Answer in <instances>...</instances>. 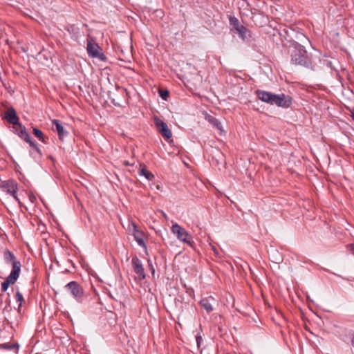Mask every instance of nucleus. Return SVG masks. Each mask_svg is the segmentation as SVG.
<instances>
[{
    "label": "nucleus",
    "mask_w": 354,
    "mask_h": 354,
    "mask_svg": "<svg viewBox=\"0 0 354 354\" xmlns=\"http://www.w3.org/2000/svg\"><path fill=\"white\" fill-rule=\"evenodd\" d=\"M19 269L15 268V270H12L10 274L6 278L5 281L1 283V291L6 292L10 284H14L19 278Z\"/></svg>",
    "instance_id": "nucleus-8"
},
{
    "label": "nucleus",
    "mask_w": 354,
    "mask_h": 354,
    "mask_svg": "<svg viewBox=\"0 0 354 354\" xmlns=\"http://www.w3.org/2000/svg\"><path fill=\"white\" fill-rule=\"evenodd\" d=\"M291 62L296 65H300L312 70L314 66L311 57L307 53V51L303 46L297 44L291 53Z\"/></svg>",
    "instance_id": "nucleus-2"
},
{
    "label": "nucleus",
    "mask_w": 354,
    "mask_h": 354,
    "mask_svg": "<svg viewBox=\"0 0 354 354\" xmlns=\"http://www.w3.org/2000/svg\"><path fill=\"white\" fill-rule=\"evenodd\" d=\"M133 227V235L135 238V240L138 243V244L140 246L145 245V243L143 241V233L140 231L137 226L135 224H132Z\"/></svg>",
    "instance_id": "nucleus-13"
},
{
    "label": "nucleus",
    "mask_w": 354,
    "mask_h": 354,
    "mask_svg": "<svg viewBox=\"0 0 354 354\" xmlns=\"http://www.w3.org/2000/svg\"><path fill=\"white\" fill-rule=\"evenodd\" d=\"M53 124L55 125V129L59 135V139L62 140L67 135V131L64 129V127L59 120H53Z\"/></svg>",
    "instance_id": "nucleus-14"
},
{
    "label": "nucleus",
    "mask_w": 354,
    "mask_h": 354,
    "mask_svg": "<svg viewBox=\"0 0 354 354\" xmlns=\"http://www.w3.org/2000/svg\"><path fill=\"white\" fill-rule=\"evenodd\" d=\"M257 95L260 100L264 102L283 108L289 107L292 102L291 97L285 94L277 95L271 92L259 90L257 91Z\"/></svg>",
    "instance_id": "nucleus-1"
},
{
    "label": "nucleus",
    "mask_w": 354,
    "mask_h": 354,
    "mask_svg": "<svg viewBox=\"0 0 354 354\" xmlns=\"http://www.w3.org/2000/svg\"><path fill=\"white\" fill-rule=\"evenodd\" d=\"M140 176H144L147 180H152L154 178V175L148 171L145 167L141 168L139 171Z\"/></svg>",
    "instance_id": "nucleus-18"
},
{
    "label": "nucleus",
    "mask_w": 354,
    "mask_h": 354,
    "mask_svg": "<svg viewBox=\"0 0 354 354\" xmlns=\"http://www.w3.org/2000/svg\"><path fill=\"white\" fill-rule=\"evenodd\" d=\"M351 118L354 120V111H351Z\"/></svg>",
    "instance_id": "nucleus-27"
},
{
    "label": "nucleus",
    "mask_w": 354,
    "mask_h": 354,
    "mask_svg": "<svg viewBox=\"0 0 354 354\" xmlns=\"http://www.w3.org/2000/svg\"><path fill=\"white\" fill-rule=\"evenodd\" d=\"M33 133L38 139H39V140H41L43 142H45L44 133L41 130L37 128H33Z\"/></svg>",
    "instance_id": "nucleus-20"
},
{
    "label": "nucleus",
    "mask_w": 354,
    "mask_h": 354,
    "mask_svg": "<svg viewBox=\"0 0 354 354\" xmlns=\"http://www.w3.org/2000/svg\"><path fill=\"white\" fill-rule=\"evenodd\" d=\"M156 124L158 127L160 133L165 138L168 140L171 138V136H172L171 131L168 128L167 124L165 122H164L161 120H157Z\"/></svg>",
    "instance_id": "nucleus-12"
},
{
    "label": "nucleus",
    "mask_w": 354,
    "mask_h": 354,
    "mask_svg": "<svg viewBox=\"0 0 354 354\" xmlns=\"http://www.w3.org/2000/svg\"><path fill=\"white\" fill-rule=\"evenodd\" d=\"M230 24L233 26L235 30L237 29L239 26H241L239 24V20L235 17H230Z\"/></svg>",
    "instance_id": "nucleus-23"
},
{
    "label": "nucleus",
    "mask_w": 354,
    "mask_h": 354,
    "mask_svg": "<svg viewBox=\"0 0 354 354\" xmlns=\"http://www.w3.org/2000/svg\"><path fill=\"white\" fill-rule=\"evenodd\" d=\"M3 257L6 263L12 264V270H15V268H17V269H19V274H20L21 264L20 261L16 259V257L14 255V254L12 252H10L8 249H6L3 252Z\"/></svg>",
    "instance_id": "nucleus-9"
},
{
    "label": "nucleus",
    "mask_w": 354,
    "mask_h": 354,
    "mask_svg": "<svg viewBox=\"0 0 354 354\" xmlns=\"http://www.w3.org/2000/svg\"><path fill=\"white\" fill-rule=\"evenodd\" d=\"M131 263L135 273L138 275L140 279H145V273L141 261L137 257H135L132 259Z\"/></svg>",
    "instance_id": "nucleus-10"
},
{
    "label": "nucleus",
    "mask_w": 354,
    "mask_h": 354,
    "mask_svg": "<svg viewBox=\"0 0 354 354\" xmlns=\"http://www.w3.org/2000/svg\"><path fill=\"white\" fill-rule=\"evenodd\" d=\"M1 188L4 192L12 196L16 201L19 203V199L17 196L18 190V184L13 180H5L1 183Z\"/></svg>",
    "instance_id": "nucleus-6"
},
{
    "label": "nucleus",
    "mask_w": 354,
    "mask_h": 354,
    "mask_svg": "<svg viewBox=\"0 0 354 354\" xmlns=\"http://www.w3.org/2000/svg\"><path fill=\"white\" fill-rule=\"evenodd\" d=\"M64 289L78 301L83 296V289L76 281H71L64 286Z\"/></svg>",
    "instance_id": "nucleus-7"
},
{
    "label": "nucleus",
    "mask_w": 354,
    "mask_h": 354,
    "mask_svg": "<svg viewBox=\"0 0 354 354\" xmlns=\"http://www.w3.org/2000/svg\"><path fill=\"white\" fill-rule=\"evenodd\" d=\"M86 50L90 57L97 58L100 61L103 62L106 59L101 47L95 41L94 38L90 35H88L86 39Z\"/></svg>",
    "instance_id": "nucleus-3"
},
{
    "label": "nucleus",
    "mask_w": 354,
    "mask_h": 354,
    "mask_svg": "<svg viewBox=\"0 0 354 354\" xmlns=\"http://www.w3.org/2000/svg\"><path fill=\"white\" fill-rule=\"evenodd\" d=\"M201 341H202L201 337H196V342H197L198 346H200Z\"/></svg>",
    "instance_id": "nucleus-25"
},
{
    "label": "nucleus",
    "mask_w": 354,
    "mask_h": 354,
    "mask_svg": "<svg viewBox=\"0 0 354 354\" xmlns=\"http://www.w3.org/2000/svg\"><path fill=\"white\" fill-rule=\"evenodd\" d=\"M212 301H214L212 297L209 298H203L200 301L201 306L207 312L210 313L213 310V307L212 304Z\"/></svg>",
    "instance_id": "nucleus-15"
},
{
    "label": "nucleus",
    "mask_w": 354,
    "mask_h": 354,
    "mask_svg": "<svg viewBox=\"0 0 354 354\" xmlns=\"http://www.w3.org/2000/svg\"><path fill=\"white\" fill-rule=\"evenodd\" d=\"M270 259L275 263H279L283 261L282 256L277 250L271 252Z\"/></svg>",
    "instance_id": "nucleus-17"
},
{
    "label": "nucleus",
    "mask_w": 354,
    "mask_h": 354,
    "mask_svg": "<svg viewBox=\"0 0 354 354\" xmlns=\"http://www.w3.org/2000/svg\"><path fill=\"white\" fill-rule=\"evenodd\" d=\"M4 119L13 125L19 124V118L13 107H9L4 113Z\"/></svg>",
    "instance_id": "nucleus-11"
},
{
    "label": "nucleus",
    "mask_w": 354,
    "mask_h": 354,
    "mask_svg": "<svg viewBox=\"0 0 354 354\" xmlns=\"http://www.w3.org/2000/svg\"><path fill=\"white\" fill-rule=\"evenodd\" d=\"M159 93H160V97L163 99V100H166L167 97L169 96V91L165 90V91H163V90H160L159 91Z\"/></svg>",
    "instance_id": "nucleus-24"
},
{
    "label": "nucleus",
    "mask_w": 354,
    "mask_h": 354,
    "mask_svg": "<svg viewBox=\"0 0 354 354\" xmlns=\"http://www.w3.org/2000/svg\"><path fill=\"white\" fill-rule=\"evenodd\" d=\"M171 232L180 241L193 247L194 241L192 236L178 223H175L171 226Z\"/></svg>",
    "instance_id": "nucleus-4"
},
{
    "label": "nucleus",
    "mask_w": 354,
    "mask_h": 354,
    "mask_svg": "<svg viewBox=\"0 0 354 354\" xmlns=\"http://www.w3.org/2000/svg\"><path fill=\"white\" fill-rule=\"evenodd\" d=\"M236 31L239 37L244 41L248 39V36H250L249 30L243 26H239L237 29H236Z\"/></svg>",
    "instance_id": "nucleus-16"
},
{
    "label": "nucleus",
    "mask_w": 354,
    "mask_h": 354,
    "mask_svg": "<svg viewBox=\"0 0 354 354\" xmlns=\"http://www.w3.org/2000/svg\"><path fill=\"white\" fill-rule=\"evenodd\" d=\"M208 122L212 124L213 127H216L217 129L221 131L222 126L221 122L215 118L209 115L207 118Z\"/></svg>",
    "instance_id": "nucleus-19"
},
{
    "label": "nucleus",
    "mask_w": 354,
    "mask_h": 354,
    "mask_svg": "<svg viewBox=\"0 0 354 354\" xmlns=\"http://www.w3.org/2000/svg\"><path fill=\"white\" fill-rule=\"evenodd\" d=\"M15 297H16V300L18 302H19V304L18 306V310H19V309L21 306V303L24 301V297H23L22 294L19 291L17 290L16 292Z\"/></svg>",
    "instance_id": "nucleus-21"
},
{
    "label": "nucleus",
    "mask_w": 354,
    "mask_h": 354,
    "mask_svg": "<svg viewBox=\"0 0 354 354\" xmlns=\"http://www.w3.org/2000/svg\"><path fill=\"white\" fill-rule=\"evenodd\" d=\"M351 344H352V346L354 347V334H353V339H352V340H351Z\"/></svg>",
    "instance_id": "nucleus-28"
},
{
    "label": "nucleus",
    "mask_w": 354,
    "mask_h": 354,
    "mask_svg": "<svg viewBox=\"0 0 354 354\" xmlns=\"http://www.w3.org/2000/svg\"><path fill=\"white\" fill-rule=\"evenodd\" d=\"M17 348L18 346H17L15 344H0V348L6 349V350H11L13 348Z\"/></svg>",
    "instance_id": "nucleus-22"
},
{
    "label": "nucleus",
    "mask_w": 354,
    "mask_h": 354,
    "mask_svg": "<svg viewBox=\"0 0 354 354\" xmlns=\"http://www.w3.org/2000/svg\"><path fill=\"white\" fill-rule=\"evenodd\" d=\"M350 248H351V250L352 253L354 254V244H351L350 245Z\"/></svg>",
    "instance_id": "nucleus-26"
},
{
    "label": "nucleus",
    "mask_w": 354,
    "mask_h": 354,
    "mask_svg": "<svg viewBox=\"0 0 354 354\" xmlns=\"http://www.w3.org/2000/svg\"><path fill=\"white\" fill-rule=\"evenodd\" d=\"M16 126V127H14L15 133L25 142H28L32 148H33L38 153L41 155V150L38 147L37 144L31 139L30 136L27 132L26 127L21 125L20 123Z\"/></svg>",
    "instance_id": "nucleus-5"
}]
</instances>
